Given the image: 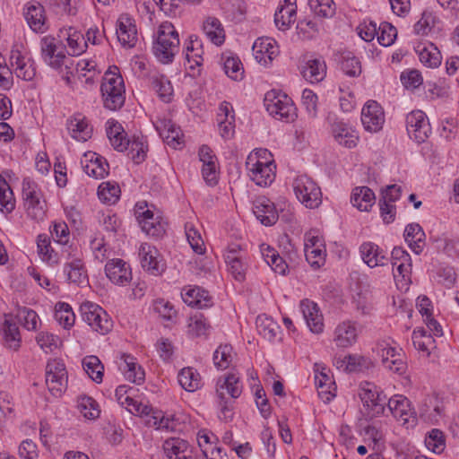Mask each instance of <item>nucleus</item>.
Returning <instances> with one entry per match:
<instances>
[{
    "label": "nucleus",
    "mask_w": 459,
    "mask_h": 459,
    "mask_svg": "<svg viewBox=\"0 0 459 459\" xmlns=\"http://www.w3.org/2000/svg\"><path fill=\"white\" fill-rule=\"evenodd\" d=\"M246 169L249 178L257 186H270L275 179L276 165L267 149L251 152L246 160Z\"/></svg>",
    "instance_id": "nucleus-1"
},
{
    "label": "nucleus",
    "mask_w": 459,
    "mask_h": 459,
    "mask_svg": "<svg viewBox=\"0 0 459 459\" xmlns=\"http://www.w3.org/2000/svg\"><path fill=\"white\" fill-rule=\"evenodd\" d=\"M53 37L46 36L40 40L41 57L51 68L62 74L66 84H71V75L74 68V61L60 50Z\"/></svg>",
    "instance_id": "nucleus-2"
},
{
    "label": "nucleus",
    "mask_w": 459,
    "mask_h": 459,
    "mask_svg": "<svg viewBox=\"0 0 459 459\" xmlns=\"http://www.w3.org/2000/svg\"><path fill=\"white\" fill-rule=\"evenodd\" d=\"M152 51L155 57L162 64H169L179 51V37L171 22H162L158 29Z\"/></svg>",
    "instance_id": "nucleus-3"
},
{
    "label": "nucleus",
    "mask_w": 459,
    "mask_h": 459,
    "mask_svg": "<svg viewBox=\"0 0 459 459\" xmlns=\"http://www.w3.org/2000/svg\"><path fill=\"white\" fill-rule=\"evenodd\" d=\"M100 91L106 108L116 111L124 106L126 88L123 77L118 72L108 70L104 74Z\"/></svg>",
    "instance_id": "nucleus-4"
},
{
    "label": "nucleus",
    "mask_w": 459,
    "mask_h": 459,
    "mask_svg": "<svg viewBox=\"0 0 459 459\" xmlns=\"http://www.w3.org/2000/svg\"><path fill=\"white\" fill-rule=\"evenodd\" d=\"M264 107L275 119L290 122L297 117L296 107L292 100L285 93L272 90L264 96Z\"/></svg>",
    "instance_id": "nucleus-5"
},
{
    "label": "nucleus",
    "mask_w": 459,
    "mask_h": 459,
    "mask_svg": "<svg viewBox=\"0 0 459 459\" xmlns=\"http://www.w3.org/2000/svg\"><path fill=\"white\" fill-rule=\"evenodd\" d=\"M292 188L299 202L307 209L318 208L322 204V191L318 184L307 175H298Z\"/></svg>",
    "instance_id": "nucleus-6"
},
{
    "label": "nucleus",
    "mask_w": 459,
    "mask_h": 459,
    "mask_svg": "<svg viewBox=\"0 0 459 459\" xmlns=\"http://www.w3.org/2000/svg\"><path fill=\"white\" fill-rule=\"evenodd\" d=\"M223 256L230 275L236 281L243 282L250 265L247 251L240 244L234 242L227 246Z\"/></svg>",
    "instance_id": "nucleus-7"
},
{
    "label": "nucleus",
    "mask_w": 459,
    "mask_h": 459,
    "mask_svg": "<svg viewBox=\"0 0 459 459\" xmlns=\"http://www.w3.org/2000/svg\"><path fill=\"white\" fill-rule=\"evenodd\" d=\"M375 351L381 358L385 368L399 375L405 372L407 366L403 350L396 346L393 341L381 340L377 342Z\"/></svg>",
    "instance_id": "nucleus-8"
},
{
    "label": "nucleus",
    "mask_w": 459,
    "mask_h": 459,
    "mask_svg": "<svg viewBox=\"0 0 459 459\" xmlns=\"http://www.w3.org/2000/svg\"><path fill=\"white\" fill-rule=\"evenodd\" d=\"M82 320L92 329L102 335L109 333L113 322L108 314L99 305L86 301L80 307Z\"/></svg>",
    "instance_id": "nucleus-9"
},
{
    "label": "nucleus",
    "mask_w": 459,
    "mask_h": 459,
    "mask_svg": "<svg viewBox=\"0 0 459 459\" xmlns=\"http://www.w3.org/2000/svg\"><path fill=\"white\" fill-rule=\"evenodd\" d=\"M359 394L364 407L368 410L369 417H377L384 413L386 397L377 385L369 382L361 383Z\"/></svg>",
    "instance_id": "nucleus-10"
},
{
    "label": "nucleus",
    "mask_w": 459,
    "mask_h": 459,
    "mask_svg": "<svg viewBox=\"0 0 459 459\" xmlns=\"http://www.w3.org/2000/svg\"><path fill=\"white\" fill-rule=\"evenodd\" d=\"M46 384L55 396H61L67 385V371L60 359H50L46 366Z\"/></svg>",
    "instance_id": "nucleus-11"
},
{
    "label": "nucleus",
    "mask_w": 459,
    "mask_h": 459,
    "mask_svg": "<svg viewBox=\"0 0 459 459\" xmlns=\"http://www.w3.org/2000/svg\"><path fill=\"white\" fill-rule=\"evenodd\" d=\"M139 258L142 268L153 276L161 275L166 270L162 255L155 247L148 243L141 244Z\"/></svg>",
    "instance_id": "nucleus-12"
},
{
    "label": "nucleus",
    "mask_w": 459,
    "mask_h": 459,
    "mask_svg": "<svg viewBox=\"0 0 459 459\" xmlns=\"http://www.w3.org/2000/svg\"><path fill=\"white\" fill-rule=\"evenodd\" d=\"M406 129L411 139L423 143L431 134V126L426 114L421 110H412L406 116Z\"/></svg>",
    "instance_id": "nucleus-13"
},
{
    "label": "nucleus",
    "mask_w": 459,
    "mask_h": 459,
    "mask_svg": "<svg viewBox=\"0 0 459 459\" xmlns=\"http://www.w3.org/2000/svg\"><path fill=\"white\" fill-rule=\"evenodd\" d=\"M152 123L166 144L173 149H180L184 145L182 130L170 118L157 117Z\"/></svg>",
    "instance_id": "nucleus-14"
},
{
    "label": "nucleus",
    "mask_w": 459,
    "mask_h": 459,
    "mask_svg": "<svg viewBox=\"0 0 459 459\" xmlns=\"http://www.w3.org/2000/svg\"><path fill=\"white\" fill-rule=\"evenodd\" d=\"M385 112L380 104L368 100L361 110V123L364 129L369 133L379 132L385 124Z\"/></svg>",
    "instance_id": "nucleus-15"
},
{
    "label": "nucleus",
    "mask_w": 459,
    "mask_h": 459,
    "mask_svg": "<svg viewBox=\"0 0 459 459\" xmlns=\"http://www.w3.org/2000/svg\"><path fill=\"white\" fill-rule=\"evenodd\" d=\"M387 405L394 418L402 424L416 423V411L407 397L400 394L394 395L388 400Z\"/></svg>",
    "instance_id": "nucleus-16"
},
{
    "label": "nucleus",
    "mask_w": 459,
    "mask_h": 459,
    "mask_svg": "<svg viewBox=\"0 0 459 459\" xmlns=\"http://www.w3.org/2000/svg\"><path fill=\"white\" fill-rule=\"evenodd\" d=\"M105 273L108 280L117 286H126L133 279L130 264L120 258L108 261L105 265Z\"/></svg>",
    "instance_id": "nucleus-17"
},
{
    "label": "nucleus",
    "mask_w": 459,
    "mask_h": 459,
    "mask_svg": "<svg viewBox=\"0 0 459 459\" xmlns=\"http://www.w3.org/2000/svg\"><path fill=\"white\" fill-rule=\"evenodd\" d=\"M29 27L37 33H44L48 30L45 7L37 1L26 4L23 11Z\"/></svg>",
    "instance_id": "nucleus-18"
},
{
    "label": "nucleus",
    "mask_w": 459,
    "mask_h": 459,
    "mask_svg": "<svg viewBox=\"0 0 459 459\" xmlns=\"http://www.w3.org/2000/svg\"><path fill=\"white\" fill-rule=\"evenodd\" d=\"M359 251L362 261L369 268L385 266L390 261L387 250L371 241L363 242Z\"/></svg>",
    "instance_id": "nucleus-19"
},
{
    "label": "nucleus",
    "mask_w": 459,
    "mask_h": 459,
    "mask_svg": "<svg viewBox=\"0 0 459 459\" xmlns=\"http://www.w3.org/2000/svg\"><path fill=\"white\" fill-rule=\"evenodd\" d=\"M71 249L67 253L66 259L70 260L64 264V273L66 276V280L69 282H73L78 285L84 284L88 281L87 271L85 269L82 260L76 255L72 247H68Z\"/></svg>",
    "instance_id": "nucleus-20"
},
{
    "label": "nucleus",
    "mask_w": 459,
    "mask_h": 459,
    "mask_svg": "<svg viewBox=\"0 0 459 459\" xmlns=\"http://www.w3.org/2000/svg\"><path fill=\"white\" fill-rule=\"evenodd\" d=\"M359 337L357 322L344 320L334 328L333 341L338 348H349L354 345Z\"/></svg>",
    "instance_id": "nucleus-21"
},
{
    "label": "nucleus",
    "mask_w": 459,
    "mask_h": 459,
    "mask_svg": "<svg viewBox=\"0 0 459 459\" xmlns=\"http://www.w3.org/2000/svg\"><path fill=\"white\" fill-rule=\"evenodd\" d=\"M186 52V65L187 69L192 71L193 75L200 74V67L204 63V48L203 42L196 35H190L188 42L185 48Z\"/></svg>",
    "instance_id": "nucleus-22"
},
{
    "label": "nucleus",
    "mask_w": 459,
    "mask_h": 459,
    "mask_svg": "<svg viewBox=\"0 0 459 459\" xmlns=\"http://www.w3.org/2000/svg\"><path fill=\"white\" fill-rule=\"evenodd\" d=\"M135 217L143 230L147 235L152 237H161L165 233L163 223L154 218L153 212L150 210H144V207L135 206Z\"/></svg>",
    "instance_id": "nucleus-23"
},
{
    "label": "nucleus",
    "mask_w": 459,
    "mask_h": 459,
    "mask_svg": "<svg viewBox=\"0 0 459 459\" xmlns=\"http://www.w3.org/2000/svg\"><path fill=\"white\" fill-rule=\"evenodd\" d=\"M252 50L255 60L264 65L270 64L279 54L276 41L268 37L258 38L254 42Z\"/></svg>",
    "instance_id": "nucleus-24"
},
{
    "label": "nucleus",
    "mask_w": 459,
    "mask_h": 459,
    "mask_svg": "<svg viewBox=\"0 0 459 459\" xmlns=\"http://www.w3.org/2000/svg\"><path fill=\"white\" fill-rule=\"evenodd\" d=\"M299 307L309 330L316 334L323 333L325 325L318 306L309 299H303Z\"/></svg>",
    "instance_id": "nucleus-25"
},
{
    "label": "nucleus",
    "mask_w": 459,
    "mask_h": 459,
    "mask_svg": "<svg viewBox=\"0 0 459 459\" xmlns=\"http://www.w3.org/2000/svg\"><path fill=\"white\" fill-rule=\"evenodd\" d=\"M253 212L264 226L273 225L279 217L274 204L265 196H259L255 200Z\"/></svg>",
    "instance_id": "nucleus-26"
},
{
    "label": "nucleus",
    "mask_w": 459,
    "mask_h": 459,
    "mask_svg": "<svg viewBox=\"0 0 459 459\" xmlns=\"http://www.w3.org/2000/svg\"><path fill=\"white\" fill-rule=\"evenodd\" d=\"M82 168L88 176L100 179L108 174L109 165L107 160L100 154L88 152L84 154Z\"/></svg>",
    "instance_id": "nucleus-27"
},
{
    "label": "nucleus",
    "mask_w": 459,
    "mask_h": 459,
    "mask_svg": "<svg viewBox=\"0 0 459 459\" xmlns=\"http://www.w3.org/2000/svg\"><path fill=\"white\" fill-rule=\"evenodd\" d=\"M67 129L71 137L78 142H86L92 135V126L81 113L74 115L67 120Z\"/></svg>",
    "instance_id": "nucleus-28"
},
{
    "label": "nucleus",
    "mask_w": 459,
    "mask_h": 459,
    "mask_svg": "<svg viewBox=\"0 0 459 459\" xmlns=\"http://www.w3.org/2000/svg\"><path fill=\"white\" fill-rule=\"evenodd\" d=\"M163 450L168 459H192V446L179 437H170L164 441Z\"/></svg>",
    "instance_id": "nucleus-29"
},
{
    "label": "nucleus",
    "mask_w": 459,
    "mask_h": 459,
    "mask_svg": "<svg viewBox=\"0 0 459 459\" xmlns=\"http://www.w3.org/2000/svg\"><path fill=\"white\" fill-rule=\"evenodd\" d=\"M332 133L335 141L346 148H354L358 143L357 131L343 121H335L332 125Z\"/></svg>",
    "instance_id": "nucleus-30"
},
{
    "label": "nucleus",
    "mask_w": 459,
    "mask_h": 459,
    "mask_svg": "<svg viewBox=\"0 0 459 459\" xmlns=\"http://www.w3.org/2000/svg\"><path fill=\"white\" fill-rule=\"evenodd\" d=\"M106 133L111 146L117 152H125L130 144V140L121 124L114 119L106 123Z\"/></svg>",
    "instance_id": "nucleus-31"
},
{
    "label": "nucleus",
    "mask_w": 459,
    "mask_h": 459,
    "mask_svg": "<svg viewBox=\"0 0 459 459\" xmlns=\"http://www.w3.org/2000/svg\"><path fill=\"white\" fill-rule=\"evenodd\" d=\"M119 368L128 381L136 385H141L144 382L145 371L134 357L129 354H123Z\"/></svg>",
    "instance_id": "nucleus-32"
},
{
    "label": "nucleus",
    "mask_w": 459,
    "mask_h": 459,
    "mask_svg": "<svg viewBox=\"0 0 459 459\" xmlns=\"http://www.w3.org/2000/svg\"><path fill=\"white\" fill-rule=\"evenodd\" d=\"M117 36L120 44L125 48H134L137 42V30L128 17H120L117 21Z\"/></svg>",
    "instance_id": "nucleus-33"
},
{
    "label": "nucleus",
    "mask_w": 459,
    "mask_h": 459,
    "mask_svg": "<svg viewBox=\"0 0 459 459\" xmlns=\"http://www.w3.org/2000/svg\"><path fill=\"white\" fill-rule=\"evenodd\" d=\"M183 301L190 306L199 308L208 307L212 305L211 297L207 290L198 286H188L182 290Z\"/></svg>",
    "instance_id": "nucleus-34"
},
{
    "label": "nucleus",
    "mask_w": 459,
    "mask_h": 459,
    "mask_svg": "<svg viewBox=\"0 0 459 459\" xmlns=\"http://www.w3.org/2000/svg\"><path fill=\"white\" fill-rule=\"evenodd\" d=\"M259 249L263 259L275 273L281 275L287 273L289 265L274 247L263 243L259 246Z\"/></svg>",
    "instance_id": "nucleus-35"
},
{
    "label": "nucleus",
    "mask_w": 459,
    "mask_h": 459,
    "mask_svg": "<svg viewBox=\"0 0 459 459\" xmlns=\"http://www.w3.org/2000/svg\"><path fill=\"white\" fill-rule=\"evenodd\" d=\"M329 372V369L324 364L316 363L314 365L315 385L317 387L319 395L325 394L326 401L332 400L334 396L331 392L334 383Z\"/></svg>",
    "instance_id": "nucleus-36"
},
{
    "label": "nucleus",
    "mask_w": 459,
    "mask_h": 459,
    "mask_svg": "<svg viewBox=\"0 0 459 459\" xmlns=\"http://www.w3.org/2000/svg\"><path fill=\"white\" fill-rule=\"evenodd\" d=\"M404 240L416 255H420L426 245V235L419 223H410L405 227Z\"/></svg>",
    "instance_id": "nucleus-37"
},
{
    "label": "nucleus",
    "mask_w": 459,
    "mask_h": 459,
    "mask_svg": "<svg viewBox=\"0 0 459 459\" xmlns=\"http://www.w3.org/2000/svg\"><path fill=\"white\" fill-rule=\"evenodd\" d=\"M61 33L67 43L68 54L70 56H80L85 52L87 41L80 30L74 27H69L62 30Z\"/></svg>",
    "instance_id": "nucleus-38"
},
{
    "label": "nucleus",
    "mask_w": 459,
    "mask_h": 459,
    "mask_svg": "<svg viewBox=\"0 0 459 459\" xmlns=\"http://www.w3.org/2000/svg\"><path fill=\"white\" fill-rule=\"evenodd\" d=\"M242 383L240 377L236 374H228L223 377H220L216 385V394L225 396V392L229 394L231 399H236L242 393Z\"/></svg>",
    "instance_id": "nucleus-39"
},
{
    "label": "nucleus",
    "mask_w": 459,
    "mask_h": 459,
    "mask_svg": "<svg viewBox=\"0 0 459 459\" xmlns=\"http://www.w3.org/2000/svg\"><path fill=\"white\" fill-rule=\"evenodd\" d=\"M376 196L368 186H356L351 195V203L361 212H368L374 205Z\"/></svg>",
    "instance_id": "nucleus-40"
},
{
    "label": "nucleus",
    "mask_w": 459,
    "mask_h": 459,
    "mask_svg": "<svg viewBox=\"0 0 459 459\" xmlns=\"http://www.w3.org/2000/svg\"><path fill=\"white\" fill-rule=\"evenodd\" d=\"M178 382L184 390L190 393L200 389L203 385L199 372L192 367L183 368L178 372Z\"/></svg>",
    "instance_id": "nucleus-41"
},
{
    "label": "nucleus",
    "mask_w": 459,
    "mask_h": 459,
    "mask_svg": "<svg viewBox=\"0 0 459 459\" xmlns=\"http://www.w3.org/2000/svg\"><path fill=\"white\" fill-rule=\"evenodd\" d=\"M37 252L40 259L48 265H56L59 263V255L51 246V239L46 234L37 237Z\"/></svg>",
    "instance_id": "nucleus-42"
},
{
    "label": "nucleus",
    "mask_w": 459,
    "mask_h": 459,
    "mask_svg": "<svg viewBox=\"0 0 459 459\" xmlns=\"http://www.w3.org/2000/svg\"><path fill=\"white\" fill-rule=\"evenodd\" d=\"M150 82L152 90L163 102L169 103L171 101L174 92L173 86L164 74L155 73L150 76Z\"/></svg>",
    "instance_id": "nucleus-43"
},
{
    "label": "nucleus",
    "mask_w": 459,
    "mask_h": 459,
    "mask_svg": "<svg viewBox=\"0 0 459 459\" xmlns=\"http://www.w3.org/2000/svg\"><path fill=\"white\" fill-rule=\"evenodd\" d=\"M304 78L312 83L319 82L326 75V65L322 58L309 59L302 70Z\"/></svg>",
    "instance_id": "nucleus-44"
},
{
    "label": "nucleus",
    "mask_w": 459,
    "mask_h": 459,
    "mask_svg": "<svg viewBox=\"0 0 459 459\" xmlns=\"http://www.w3.org/2000/svg\"><path fill=\"white\" fill-rule=\"evenodd\" d=\"M203 30L207 38L216 46L221 45L225 40L224 29L215 17H208L203 25Z\"/></svg>",
    "instance_id": "nucleus-45"
},
{
    "label": "nucleus",
    "mask_w": 459,
    "mask_h": 459,
    "mask_svg": "<svg viewBox=\"0 0 459 459\" xmlns=\"http://www.w3.org/2000/svg\"><path fill=\"white\" fill-rule=\"evenodd\" d=\"M148 424L157 430L172 432L178 429V420L174 415H164L161 411H155L148 420Z\"/></svg>",
    "instance_id": "nucleus-46"
},
{
    "label": "nucleus",
    "mask_w": 459,
    "mask_h": 459,
    "mask_svg": "<svg viewBox=\"0 0 459 459\" xmlns=\"http://www.w3.org/2000/svg\"><path fill=\"white\" fill-rule=\"evenodd\" d=\"M187 327L192 337H202L208 335L211 325L203 313H195L190 316Z\"/></svg>",
    "instance_id": "nucleus-47"
},
{
    "label": "nucleus",
    "mask_w": 459,
    "mask_h": 459,
    "mask_svg": "<svg viewBox=\"0 0 459 459\" xmlns=\"http://www.w3.org/2000/svg\"><path fill=\"white\" fill-rule=\"evenodd\" d=\"M85 373L96 383H101L103 379L104 366L97 356H86L82 361Z\"/></svg>",
    "instance_id": "nucleus-48"
},
{
    "label": "nucleus",
    "mask_w": 459,
    "mask_h": 459,
    "mask_svg": "<svg viewBox=\"0 0 459 459\" xmlns=\"http://www.w3.org/2000/svg\"><path fill=\"white\" fill-rule=\"evenodd\" d=\"M3 338L7 348L17 351L21 346V334L18 325L5 320L2 327Z\"/></svg>",
    "instance_id": "nucleus-49"
},
{
    "label": "nucleus",
    "mask_w": 459,
    "mask_h": 459,
    "mask_svg": "<svg viewBox=\"0 0 459 459\" xmlns=\"http://www.w3.org/2000/svg\"><path fill=\"white\" fill-rule=\"evenodd\" d=\"M55 319L65 329H70L75 322L72 307L65 302H57L55 306Z\"/></svg>",
    "instance_id": "nucleus-50"
},
{
    "label": "nucleus",
    "mask_w": 459,
    "mask_h": 459,
    "mask_svg": "<svg viewBox=\"0 0 459 459\" xmlns=\"http://www.w3.org/2000/svg\"><path fill=\"white\" fill-rule=\"evenodd\" d=\"M255 325L259 334L270 342L276 338L280 330L279 325L265 316H258Z\"/></svg>",
    "instance_id": "nucleus-51"
},
{
    "label": "nucleus",
    "mask_w": 459,
    "mask_h": 459,
    "mask_svg": "<svg viewBox=\"0 0 459 459\" xmlns=\"http://www.w3.org/2000/svg\"><path fill=\"white\" fill-rule=\"evenodd\" d=\"M221 60L224 72L230 78L235 81L242 79L244 70L238 56L232 54H223Z\"/></svg>",
    "instance_id": "nucleus-52"
},
{
    "label": "nucleus",
    "mask_w": 459,
    "mask_h": 459,
    "mask_svg": "<svg viewBox=\"0 0 459 459\" xmlns=\"http://www.w3.org/2000/svg\"><path fill=\"white\" fill-rule=\"evenodd\" d=\"M15 208V198L10 185L0 175V211L10 213Z\"/></svg>",
    "instance_id": "nucleus-53"
},
{
    "label": "nucleus",
    "mask_w": 459,
    "mask_h": 459,
    "mask_svg": "<svg viewBox=\"0 0 459 459\" xmlns=\"http://www.w3.org/2000/svg\"><path fill=\"white\" fill-rule=\"evenodd\" d=\"M77 408L80 413L87 420H96L100 417L99 403L91 396L83 395L77 400Z\"/></svg>",
    "instance_id": "nucleus-54"
},
{
    "label": "nucleus",
    "mask_w": 459,
    "mask_h": 459,
    "mask_svg": "<svg viewBox=\"0 0 459 459\" xmlns=\"http://www.w3.org/2000/svg\"><path fill=\"white\" fill-rule=\"evenodd\" d=\"M120 187L117 183L102 182L98 188L99 199L107 204H116L120 197Z\"/></svg>",
    "instance_id": "nucleus-55"
},
{
    "label": "nucleus",
    "mask_w": 459,
    "mask_h": 459,
    "mask_svg": "<svg viewBox=\"0 0 459 459\" xmlns=\"http://www.w3.org/2000/svg\"><path fill=\"white\" fill-rule=\"evenodd\" d=\"M25 212L30 219L40 221L46 217L47 203L41 195L39 198L32 199L23 203Z\"/></svg>",
    "instance_id": "nucleus-56"
},
{
    "label": "nucleus",
    "mask_w": 459,
    "mask_h": 459,
    "mask_svg": "<svg viewBox=\"0 0 459 459\" xmlns=\"http://www.w3.org/2000/svg\"><path fill=\"white\" fill-rule=\"evenodd\" d=\"M393 266L394 281L399 288H407L411 282V260L397 263Z\"/></svg>",
    "instance_id": "nucleus-57"
},
{
    "label": "nucleus",
    "mask_w": 459,
    "mask_h": 459,
    "mask_svg": "<svg viewBox=\"0 0 459 459\" xmlns=\"http://www.w3.org/2000/svg\"><path fill=\"white\" fill-rule=\"evenodd\" d=\"M297 7H278L274 13V22L277 28L281 30H285L296 20Z\"/></svg>",
    "instance_id": "nucleus-58"
},
{
    "label": "nucleus",
    "mask_w": 459,
    "mask_h": 459,
    "mask_svg": "<svg viewBox=\"0 0 459 459\" xmlns=\"http://www.w3.org/2000/svg\"><path fill=\"white\" fill-rule=\"evenodd\" d=\"M418 53L420 61L428 67H437L441 64V55L438 49L430 44L429 48L428 47H418Z\"/></svg>",
    "instance_id": "nucleus-59"
},
{
    "label": "nucleus",
    "mask_w": 459,
    "mask_h": 459,
    "mask_svg": "<svg viewBox=\"0 0 459 459\" xmlns=\"http://www.w3.org/2000/svg\"><path fill=\"white\" fill-rule=\"evenodd\" d=\"M312 12L323 18H331L335 14L336 6L333 0H308Z\"/></svg>",
    "instance_id": "nucleus-60"
},
{
    "label": "nucleus",
    "mask_w": 459,
    "mask_h": 459,
    "mask_svg": "<svg viewBox=\"0 0 459 459\" xmlns=\"http://www.w3.org/2000/svg\"><path fill=\"white\" fill-rule=\"evenodd\" d=\"M436 16L430 12H424L420 19L414 24V33L420 36L430 34L435 29Z\"/></svg>",
    "instance_id": "nucleus-61"
},
{
    "label": "nucleus",
    "mask_w": 459,
    "mask_h": 459,
    "mask_svg": "<svg viewBox=\"0 0 459 459\" xmlns=\"http://www.w3.org/2000/svg\"><path fill=\"white\" fill-rule=\"evenodd\" d=\"M397 37V30L394 26L389 22H382L377 27V39L380 45L384 47L391 46Z\"/></svg>",
    "instance_id": "nucleus-62"
},
{
    "label": "nucleus",
    "mask_w": 459,
    "mask_h": 459,
    "mask_svg": "<svg viewBox=\"0 0 459 459\" xmlns=\"http://www.w3.org/2000/svg\"><path fill=\"white\" fill-rule=\"evenodd\" d=\"M425 445L430 451L440 454L446 447L445 436L437 429H433L425 437Z\"/></svg>",
    "instance_id": "nucleus-63"
},
{
    "label": "nucleus",
    "mask_w": 459,
    "mask_h": 459,
    "mask_svg": "<svg viewBox=\"0 0 459 459\" xmlns=\"http://www.w3.org/2000/svg\"><path fill=\"white\" fill-rule=\"evenodd\" d=\"M36 342L46 353L53 352L61 343L57 335L46 331H41L37 334Z\"/></svg>",
    "instance_id": "nucleus-64"
}]
</instances>
